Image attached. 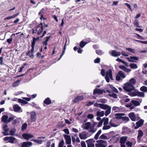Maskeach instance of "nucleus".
Returning <instances> with one entry per match:
<instances>
[{
  "mask_svg": "<svg viewBox=\"0 0 147 147\" xmlns=\"http://www.w3.org/2000/svg\"><path fill=\"white\" fill-rule=\"evenodd\" d=\"M129 67L132 69H136L138 68L137 65L134 63H131L129 65Z\"/></svg>",
  "mask_w": 147,
  "mask_h": 147,
  "instance_id": "36",
  "label": "nucleus"
},
{
  "mask_svg": "<svg viewBox=\"0 0 147 147\" xmlns=\"http://www.w3.org/2000/svg\"><path fill=\"white\" fill-rule=\"evenodd\" d=\"M19 13L13 15L9 17H6L5 19V20H9L12 18H14L18 15Z\"/></svg>",
  "mask_w": 147,
  "mask_h": 147,
  "instance_id": "37",
  "label": "nucleus"
},
{
  "mask_svg": "<svg viewBox=\"0 0 147 147\" xmlns=\"http://www.w3.org/2000/svg\"><path fill=\"white\" fill-rule=\"evenodd\" d=\"M32 141L34 142H35L39 144H42V141L41 140H33Z\"/></svg>",
  "mask_w": 147,
  "mask_h": 147,
  "instance_id": "55",
  "label": "nucleus"
},
{
  "mask_svg": "<svg viewBox=\"0 0 147 147\" xmlns=\"http://www.w3.org/2000/svg\"><path fill=\"white\" fill-rule=\"evenodd\" d=\"M87 144V147H94V144L92 142V139H90L86 141Z\"/></svg>",
  "mask_w": 147,
  "mask_h": 147,
  "instance_id": "22",
  "label": "nucleus"
},
{
  "mask_svg": "<svg viewBox=\"0 0 147 147\" xmlns=\"http://www.w3.org/2000/svg\"><path fill=\"white\" fill-rule=\"evenodd\" d=\"M14 118V116L13 115H12L10 117L8 118L7 123L10 122Z\"/></svg>",
  "mask_w": 147,
  "mask_h": 147,
  "instance_id": "53",
  "label": "nucleus"
},
{
  "mask_svg": "<svg viewBox=\"0 0 147 147\" xmlns=\"http://www.w3.org/2000/svg\"><path fill=\"white\" fill-rule=\"evenodd\" d=\"M20 81L21 80H17L13 84L12 86L14 87H15L18 86Z\"/></svg>",
  "mask_w": 147,
  "mask_h": 147,
  "instance_id": "44",
  "label": "nucleus"
},
{
  "mask_svg": "<svg viewBox=\"0 0 147 147\" xmlns=\"http://www.w3.org/2000/svg\"><path fill=\"white\" fill-rule=\"evenodd\" d=\"M110 128V126L109 125H104L102 128L103 130H107L109 129Z\"/></svg>",
  "mask_w": 147,
  "mask_h": 147,
  "instance_id": "56",
  "label": "nucleus"
},
{
  "mask_svg": "<svg viewBox=\"0 0 147 147\" xmlns=\"http://www.w3.org/2000/svg\"><path fill=\"white\" fill-rule=\"evenodd\" d=\"M144 120H140L136 123V125L138 126L140 125V127L143 124Z\"/></svg>",
  "mask_w": 147,
  "mask_h": 147,
  "instance_id": "46",
  "label": "nucleus"
},
{
  "mask_svg": "<svg viewBox=\"0 0 147 147\" xmlns=\"http://www.w3.org/2000/svg\"><path fill=\"white\" fill-rule=\"evenodd\" d=\"M124 89L127 92H130L134 90L135 88L133 85H131L128 83H127L123 86Z\"/></svg>",
  "mask_w": 147,
  "mask_h": 147,
  "instance_id": "6",
  "label": "nucleus"
},
{
  "mask_svg": "<svg viewBox=\"0 0 147 147\" xmlns=\"http://www.w3.org/2000/svg\"><path fill=\"white\" fill-rule=\"evenodd\" d=\"M36 113L34 111H32L31 113V119L32 121H34L36 120Z\"/></svg>",
  "mask_w": 147,
  "mask_h": 147,
  "instance_id": "25",
  "label": "nucleus"
},
{
  "mask_svg": "<svg viewBox=\"0 0 147 147\" xmlns=\"http://www.w3.org/2000/svg\"><path fill=\"white\" fill-rule=\"evenodd\" d=\"M87 117L89 119H92L94 118V116L93 114H90L88 115Z\"/></svg>",
  "mask_w": 147,
  "mask_h": 147,
  "instance_id": "60",
  "label": "nucleus"
},
{
  "mask_svg": "<svg viewBox=\"0 0 147 147\" xmlns=\"http://www.w3.org/2000/svg\"><path fill=\"white\" fill-rule=\"evenodd\" d=\"M64 144V142L63 140H62L59 143L58 147H63V146Z\"/></svg>",
  "mask_w": 147,
  "mask_h": 147,
  "instance_id": "52",
  "label": "nucleus"
},
{
  "mask_svg": "<svg viewBox=\"0 0 147 147\" xmlns=\"http://www.w3.org/2000/svg\"><path fill=\"white\" fill-rule=\"evenodd\" d=\"M96 52L97 54L99 55H101L104 53V52L102 50H96Z\"/></svg>",
  "mask_w": 147,
  "mask_h": 147,
  "instance_id": "45",
  "label": "nucleus"
},
{
  "mask_svg": "<svg viewBox=\"0 0 147 147\" xmlns=\"http://www.w3.org/2000/svg\"><path fill=\"white\" fill-rule=\"evenodd\" d=\"M64 138L66 140V143L67 144H71V138L70 136L67 135L64 136Z\"/></svg>",
  "mask_w": 147,
  "mask_h": 147,
  "instance_id": "19",
  "label": "nucleus"
},
{
  "mask_svg": "<svg viewBox=\"0 0 147 147\" xmlns=\"http://www.w3.org/2000/svg\"><path fill=\"white\" fill-rule=\"evenodd\" d=\"M136 100H132L131 101V103L135 106H139L140 103L142 102V100L139 99H137Z\"/></svg>",
  "mask_w": 147,
  "mask_h": 147,
  "instance_id": "10",
  "label": "nucleus"
},
{
  "mask_svg": "<svg viewBox=\"0 0 147 147\" xmlns=\"http://www.w3.org/2000/svg\"><path fill=\"white\" fill-rule=\"evenodd\" d=\"M31 142H24L22 143L21 147H30L32 145Z\"/></svg>",
  "mask_w": 147,
  "mask_h": 147,
  "instance_id": "18",
  "label": "nucleus"
},
{
  "mask_svg": "<svg viewBox=\"0 0 147 147\" xmlns=\"http://www.w3.org/2000/svg\"><path fill=\"white\" fill-rule=\"evenodd\" d=\"M124 115V114L123 113H116L115 114V116H116L115 118H116L117 119H120L121 118L122 116Z\"/></svg>",
  "mask_w": 147,
  "mask_h": 147,
  "instance_id": "35",
  "label": "nucleus"
},
{
  "mask_svg": "<svg viewBox=\"0 0 147 147\" xmlns=\"http://www.w3.org/2000/svg\"><path fill=\"white\" fill-rule=\"evenodd\" d=\"M79 136L81 139L85 140L88 137L87 134L85 132H82L79 134Z\"/></svg>",
  "mask_w": 147,
  "mask_h": 147,
  "instance_id": "14",
  "label": "nucleus"
},
{
  "mask_svg": "<svg viewBox=\"0 0 147 147\" xmlns=\"http://www.w3.org/2000/svg\"><path fill=\"white\" fill-rule=\"evenodd\" d=\"M13 108L15 112H21L22 111V110L21 109V107L17 104L14 105Z\"/></svg>",
  "mask_w": 147,
  "mask_h": 147,
  "instance_id": "12",
  "label": "nucleus"
},
{
  "mask_svg": "<svg viewBox=\"0 0 147 147\" xmlns=\"http://www.w3.org/2000/svg\"><path fill=\"white\" fill-rule=\"evenodd\" d=\"M27 55H28L29 57L31 58H33L34 57L33 53L30 52V51H29L26 54Z\"/></svg>",
  "mask_w": 147,
  "mask_h": 147,
  "instance_id": "49",
  "label": "nucleus"
},
{
  "mask_svg": "<svg viewBox=\"0 0 147 147\" xmlns=\"http://www.w3.org/2000/svg\"><path fill=\"white\" fill-rule=\"evenodd\" d=\"M102 132L101 130H99L97 132V133L95 135L94 138L95 139L97 140L98 139L99 135Z\"/></svg>",
  "mask_w": 147,
  "mask_h": 147,
  "instance_id": "34",
  "label": "nucleus"
},
{
  "mask_svg": "<svg viewBox=\"0 0 147 147\" xmlns=\"http://www.w3.org/2000/svg\"><path fill=\"white\" fill-rule=\"evenodd\" d=\"M126 76L121 71H119L117 74L116 76V80L117 81H120L121 78H124Z\"/></svg>",
  "mask_w": 147,
  "mask_h": 147,
  "instance_id": "8",
  "label": "nucleus"
},
{
  "mask_svg": "<svg viewBox=\"0 0 147 147\" xmlns=\"http://www.w3.org/2000/svg\"><path fill=\"white\" fill-rule=\"evenodd\" d=\"M16 131L15 129L13 128L11 129L10 131V133H9V135L13 136L14 135Z\"/></svg>",
  "mask_w": 147,
  "mask_h": 147,
  "instance_id": "47",
  "label": "nucleus"
},
{
  "mask_svg": "<svg viewBox=\"0 0 147 147\" xmlns=\"http://www.w3.org/2000/svg\"><path fill=\"white\" fill-rule=\"evenodd\" d=\"M84 97L83 96H79L75 98L73 100V102L74 103H76L80 100H81L83 99Z\"/></svg>",
  "mask_w": 147,
  "mask_h": 147,
  "instance_id": "17",
  "label": "nucleus"
},
{
  "mask_svg": "<svg viewBox=\"0 0 147 147\" xmlns=\"http://www.w3.org/2000/svg\"><path fill=\"white\" fill-rule=\"evenodd\" d=\"M131 85H133V86H134V85L136 83V80L135 79L132 78L131 79L129 80L128 82H127Z\"/></svg>",
  "mask_w": 147,
  "mask_h": 147,
  "instance_id": "29",
  "label": "nucleus"
},
{
  "mask_svg": "<svg viewBox=\"0 0 147 147\" xmlns=\"http://www.w3.org/2000/svg\"><path fill=\"white\" fill-rule=\"evenodd\" d=\"M101 74L102 76H105V78L106 81L109 82L110 81V79L111 80H113L112 71L111 69H109L105 73V70L104 69H102L101 71Z\"/></svg>",
  "mask_w": 147,
  "mask_h": 147,
  "instance_id": "2",
  "label": "nucleus"
},
{
  "mask_svg": "<svg viewBox=\"0 0 147 147\" xmlns=\"http://www.w3.org/2000/svg\"><path fill=\"white\" fill-rule=\"evenodd\" d=\"M127 138L126 137H123L121 138L120 141L121 144H125Z\"/></svg>",
  "mask_w": 147,
  "mask_h": 147,
  "instance_id": "42",
  "label": "nucleus"
},
{
  "mask_svg": "<svg viewBox=\"0 0 147 147\" xmlns=\"http://www.w3.org/2000/svg\"><path fill=\"white\" fill-rule=\"evenodd\" d=\"M27 125L26 123H25L23 124L22 125V130H24L26 128Z\"/></svg>",
  "mask_w": 147,
  "mask_h": 147,
  "instance_id": "62",
  "label": "nucleus"
},
{
  "mask_svg": "<svg viewBox=\"0 0 147 147\" xmlns=\"http://www.w3.org/2000/svg\"><path fill=\"white\" fill-rule=\"evenodd\" d=\"M109 124L111 127H117L119 125L118 120L116 118H114L111 119L109 122Z\"/></svg>",
  "mask_w": 147,
  "mask_h": 147,
  "instance_id": "5",
  "label": "nucleus"
},
{
  "mask_svg": "<svg viewBox=\"0 0 147 147\" xmlns=\"http://www.w3.org/2000/svg\"><path fill=\"white\" fill-rule=\"evenodd\" d=\"M18 101L20 103H23L24 104H26L28 103L27 102L25 101V100H23L20 99H19L18 100Z\"/></svg>",
  "mask_w": 147,
  "mask_h": 147,
  "instance_id": "54",
  "label": "nucleus"
},
{
  "mask_svg": "<svg viewBox=\"0 0 147 147\" xmlns=\"http://www.w3.org/2000/svg\"><path fill=\"white\" fill-rule=\"evenodd\" d=\"M8 117L7 115H4L1 117V120L5 123H7Z\"/></svg>",
  "mask_w": 147,
  "mask_h": 147,
  "instance_id": "26",
  "label": "nucleus"
},
{
  "mask_svg": "<svg viewBox=\"0 0 147 147\" xmlns=\"http://www.w3.org/2000/svg\"><path fill=\"white\" fill-rule=\"evenodd\" d=\"M15 139L13 137H6L3 138V140L6 143L10 142L13 143Z\"/></svg>",
  "mask_w": 147,
  "mask_h": 147,
  "instance_id": "9",
  "label": "nucleus"
},
{
  "mask_svg": "<svg viewBox=\"0 0 147 147\" xmlns=\"http://www.w3.org/2000/svg\"><path fill=\"white\" fill-rule=\"evenodd\" d=\"M3 129L4 131L2 133L5 136L9 135L8 132L9 129L7 125H5L3 127Z\"/></svg>",
  "mask_w": 147,
  "mask_h": 147,
  "instance_id": "16",
  "label": "nucleus"
},
{
  "mask_svg": "<svg viewBox=\"0 0 147 147\" xmlns=\"http://www.w3.org/2000/svg\"><path fill=\"white\" fill-rule=\"evenodd\" d=\"M81 147H86V144L84 141H82L81 142Z\"/></svg>",
  "mask_w": 147,
  "mask_h": 147,
  "instance_id": "63",
  "label": "nucleus"
},
{
  "mask_svg": "<svg viewBox=\"0 0 147 147\" xmlns=\"http://www.w3.org/2000/svg\"><path fill=\"white\" fill-rule=\"evenodd\" d=\"M101 139H107V137L104 134L101 135L100 137Z\"/></svg>",
  "mask_w": 147,
  "mask_h": 147,
  "instance_id": "61",
  "label": "nucleus"
},
{
  "mask_svg": "<svg viewBox=\"0 0 147 147\" xmlns=\"http://www.w3.org/2000/svg\"><path fill=\"white\" fill-rule=\"evenodd\" d=\"M97 123V127H100L102 126V121L101 120H100V121H99L98 123Z\"/></svg>",
  "mask_w": 147,
  "mask_h": 147,
  "instance_id": "59",
  "label": "nucleus"
},
{
  "mask_svg": "<svg viewBox=\"0 0 147 147\" xmlns=\"http://www.w3.org/2000/svg\"><path fill=\"white\" fill-rule=\"evenodd\" d=\"M112 110L115 112H118L120 110V108L117 107H114L112 108Z\"/></svg>",
  "mask_w": 147,
  "mask_h": 147,
  "instance_id": "38",
  "label": "nucleus"
},
{
  "mask_svg": "<svg viewBox=\"0 0 147 147\" xmlns=\"http://www.w3.org/2000/svg\"><path fill=\"white\" fill-rule=\"evenodd\" d=\"M126 50L130 52L131 53H136L135 50L130 48H126Z\"/></svg>",
  "mask_w": 147,
  "mask_h": 147,
  "instance_id": "40",
  "label": "nucleus"
},
{
  "mask_svg": "<svg viewBox=\"0 0 147 147\" xmlns=\"http://www.w3.org/2000/svg\"><path fill=\"white\" fill-rule=\"evenodd\" d=\"M121 53L122 55L125 57H127L129 56V53L124 51H122L121 52Z\"/></svg>",
  "mask_w": 147,
  "mask_h": 147,
  "instance_id": "51",
  "label": "nucleus"
},
{
  "mask_svg": "<svg viewBox=\"0 0 147 147\" xmlns=\"http://www.w3.org/2000/svg\"><path fill=\"white\" fill-rule=\"evenodd\" d=\"M103 92V90L100 89L96 88L93 91V94H101Z\"/></svg>",
  "mask_w": 147,
  "mask_h": 147,
  "instance_id": "23",
  "label": "nucleus"
},
{
  "mask_svg": "<svg viewBox=\"0 0 147 147\" xmlns=\"http://www.w3.org/2000/svg\"><path fill=\"white\" fill-rule=\"evenodd\" d=\"M128 116L132 121H136V116L134 112L130 113L129 114Z\"/></svg>",
  "mask_w": 147,
  "mask_h": 147,
  "instance_id": "20",
  "label": "nucleus"
},
{
  "mask_svg": "<svg viewBox=\"0 0 147 147\" xmlns=\"http://www.w3.org/2000/svg\"><path fill=\"white\" fill-rule=\"evenodd\" d=\"M97 124L96 122H94L91 125L90 122H87L82 125V127L84 129L88 130L89 132L94 133L97 130V129L94 128V127Z\"/></svg>",
  "mask_w": 147,
  "mask_h": 147,
  "instance_id": "1",
  "label": "nucleus"
},
{
  "mask_svg": "<svg viewBox=\"0 0 147 147\" xmlns=\"http://www.w3.org/2000/svg\"><path fill=\"white\" fill-rule=\"evenodd\" d=\"M22 136L24 139L27 140H28L30 138H32L33 137V135L27 133L24 134H22Z\"/></svg>",
  "mask_w": 147,
  "mask_h": 147,
  "instance_id": "15",
  "label": "nucleus"
},
{
  "mask_svg": "<svg viewBox=\"0 0 147 147\" xmlns=\"http://www.w3.org/2000/svg\"><path fill=\"white\" fill-rule=\"evenodd\" d=\"M43 26L42 23H40L37 26L35 30L33 29V32L34 33L37 34H40L42 32L43 30Z\"/></svg>",
  "mask_w": 147,
  "mask_h": 147,
  "instance_id": "3",
  "label": "nucleus"
},
{
  "mask_svg": "<svg viewBox=\"0 0 147 147\" xmlns=\"http://www.w3.org/2000/svg\"><path fill=\"white\" fill-rule=\"evenodd\" d=\"M102 132L101 130H99L97 132V133L95 135L94 138L95 139L97 140L98 139L99 135Z\"/></svg>",
  "mask_w": 147,
  "mask_h": 147,
  "instance_id": "33",
  "label": "nucleus"
},
{
  "mask_svg": "<svg viewBox=\"0 0 147 147\" xmlns=\"http://www.w3.org/2000/svg\"><path fill=\"white\" fill-rule=\"evenodd\" d=\"M126 144L127 147H131L132 145V142L130 141H128L126 143Z\"/></svg>",
  "mask_w": 147,
  "mask_h": 147,
  "instance_id": "57",
  "label": "nucleus"
},
{
  "mask_svg": "<svg viewBox=\"0 0 147 147\" xmlns=\"http://www.w3.org/2000/svg\"><path fill=\"white\" fill-rule=\"evenodd\" d=\"M122 119L123 120L127 121H128L129 120V118L128 117L126 116L123 117L122 118Z\"/></svg>",
  "mask_w": 147,
  "mask_h": 147,
  "instance_id": "64",
  "label": "nucleus"
},
{
  "mask_svg": "<svg viewBox=\"0 0 147 147\" xmlns=\"http://www.w3.org/2000/svg\"><path fill=\"white\" fill-rule=\"evenodd\" d=\"M87 43L83 41H81L80 43V46L81 48H83L87 44Z\"/></svg>",
  "mask_w": 147,
  "mask_h": 147,
  "instance_id": "48",
  "label": "nucleus"
},
{
  "mask_svg": "<svg viewBox=\"0 0 147 147\" xmlns=\"http://www.w3.org/2000/svg\"><path fill=\"white\" fill-rule=\"evenodd\" d=\"M129 95L131 96H138L143 97L144 96V93L142 92H139L137 91H134L129 93Z\"/></svg>",
  "mask_w": 147,
  "mask_h": 147,
  "instance_id": "4",
  "label": "nucleus"
},
{
  "mask_svg": "<svg viewBox=\"0 0 147 147\" xmlns=\"http://www.w3.org/2000/svg\"><path fill=\"white\" fill-rule=\"evenodd\" d=\"M140 90L144 92H147V87L145 86H142L140 88Z\"/></svg>",
  "mask_w": 147,
  "mask_h": 147,
  "instance_id": "43",
  "label": "nucleus"
},
{
  "mask_svg": "<svg viewBox=\"0 0 147 147\" xmlns=\"http://www.w3.org/2000/svg\"><path fill=\"white\" fill-rule=\"evenodd\" d=\"M44 102L47 105H49L51 103V101L49 98H47L44 100Z\"/></svg>",
  "mask_w": 147,
  "mask_h": 147,
  "instance_id": "32",
  "label": "nucleus"
},
{
  "mask_svg": "<svg viewBox=\"0 0 147 147\" xmlns=\"http://www.w3.org/2000/svg\"><path fill=\"white\" fill-rule=\"evenodd\" d=\"M109 96L111 97H112L115 98H117V95L115 93L110 94H109Z\"/></svg>",
  "mask_w": 147,
  "mask_h": 147,
  "instance_id": "58",
  "label": "nucleus"
},
{
  "mask_svg": "<svg viewBox=\"0 0 147 147\" xmlns=\"http://www.w3.org/2000/svg\"><path fill=\"white\" fill-rule=\"evenodd\" d=\"M111 107H109L107 109L105 113V116H107L111 112Z\"/></svg>",
  "mask_w": 147,
  "mask_h": 147,
  "instance_id": "31",
  "label": "nucleus"
},
{
  "mask_svg": "<svg viewBox=\"0 0 147 147\" xmlns=\"http://www.w3.org/2000/svg\"><path fill=\"white\" fill-rule=\"evenodd\" d=\"M123 132L125 134H128L130 132V130L128 128L123 127Z\"/></svg>",
  "mask_w": 147,
  "mask_h": 147,
  "instance_id": "28",
  "label": "nucleus"
},
{
  "mask_svg": "<svg viewBox=\"0 0 147 147\" xmlns=\"http://www.w3.org/2000/svg\"><path fill=\"white\" fill-rule=\"evenodd\" d=\"M50 37L51 36H47L45 38V39H46V40L43 42V44L45 46H47L48 45L47 42L49 40Z\"/></svg>",
  "mask_w": 147,
  "mask_h": 147,
  "instance_id": "41",
  "label": "nucleus"
},
{
  "mask_svg": "<svg viewBox=\"0 0 147 147\" xmlns=\"http://www.w3.org/2000/svg\"><path fill=\"white\" fill-rule=\"evenodd\" d=\"M126 59L129 62H134L135 60H138V57L135 56H130L129 57H126Z\"/></svg>",
  "mask_w": 147,
  "mask_h": 147,
  "instance_id": "13",
  "label": "nucleus"
},
{
  "mask_svg": "<svg viewBox=\"0 0 147 147\" xmlns=\"http://www.w3.org/2000/svg\"><path fill=\"white\" fill-rule=\"evenodd\" d=\"M102 121V123L103 122V124L104 125H107L109 123V119L107 117H104L101 120Z\"/></svg>",
  "mask_w": 147,
  "mask_h": 147,
  "instance_id": "27",
  "label": "nucleus"
},
{
  "mask_svg": "<svg viewBox=\"0 0 147 147\" xmlns=\"http://www.w3.org/2000/svg\"><path fill=\"white\" fill-rule=\"evenodd\" d=\"M110 87L111 89L114 92L116 93H118V90L112 85H110Z\"/></svg>",
  "mask_w": 147,
  "mask_h": 147,
  "instance_id": "50",
  "label": "nucleus"
},
{
  "mask_svg": "<svg viewBox=\"0 0 147 147\" xmlns=\"http://www.w3.org/2000/svg\"><path fill=\"white\" fill-rule=\"evenodd\" d=\"M138 142H140L141 137L143 135V133L141 130H139L138 131Z\"/></svg>",
  "mask_w": 147,
  "mask_h": 147,
  "instance_id": "21",
  "label": "nucleus"
},
{
  "mask_svg": "<svg viewBox=\"0 0 147 147\" xmlns=\"http://www.w3.org/2000/svg\"><path fill=\"white\" fill-rule=\"evenodd\" d=\"M119 67L121 69L127 72H130L131 71V69L127 68L124 66H119Z\"/></svg>",
  "mask_w": 147,
  "mask_h": 147,
  "instance_id": "24",
  "label": "nucleus"
},
{
  "mask_svg": "<svg viewBox=\"0 0 147 147\" xmlns=\"http://www.w3.org/2000/svg\"><path fill=\"white\" fill-rule=\"evenodd\" d=\"M105 114L104 112L103 111H98L96 112V115L98 117H102Z\"/></svg>",
  "mask_w": 147,
  "mask_h": 147,
  "instance_id": "30",
  "label": "nucleus"
},
{
  "mask_svg": "<svg viewBox=\"0 0 147 147\" xmlns=\"http://www.w3.org/2000/svg\"><path fill=\"white\" fill-rule=\"evenodd\" d=\"M109 107V106L106 104H101L100 108L103 109L105 110L107 109Z\"/></svg>",
  "mask_w": 147,
  "mask_h": 147,
  "instance_id": "39",
  "label": "nucleus"
},
{
  "mask_svg": "<svg viewBox=\"0 0 147 147\" xmlns=\"http://www.w3.org/2000/svg\"><path fill=\"white\" fill-rule=\"evenodd\" d=\"M109 53L114 57H117L120 56L121 55V53L120 52H118L115 50L112 51L111 53L109 52Z\"/></svg>",
  "mask_w": 147,
  "mask_h": 147,
  "instance_id": "11",
  "label": "nucleus"
},
{
  "mask_svg": "<svg viewBox=\"0 0 147 147\" xmlns=\"http://www.w3.org/2000/svg\"><path fill=\"white\" fill-rule=\"evenodd\" d=\"M95 144V147H106L107 143L106 141L103 140H98Z\"/></svg>",
  "mask_w": 147,
  "mask_h": 147,
  "instance_id": "7",
  "label": "nucleus"
}]
</instances>
